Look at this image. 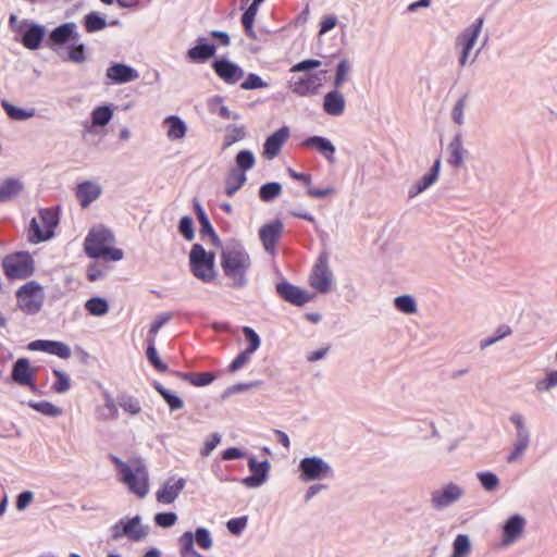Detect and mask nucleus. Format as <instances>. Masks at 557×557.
<instances>
[{
  "instance_id": "7",
  "label": "nucleus",
  "mask_w": 557,
  "mask_h": 557,
  "mask_svg": "<svg viewBox=\"0 0 557 557\" xmlns=\"http://www.w3.org/2000/svg\"><path fill=\"white\" fill-rule=\"evenodd\" d=\"M3 269L10 278H26L33 274L34 261L29 253L17 252L3 260Z\"/></svg>"
},
{
  "instance_id": "28",
  "label": "nucleus",
  "mask_w": 557,
  "mask_h": 557,
  "mask_svg": "<svg viewBox=\"0 0 557 557\" xmlns=\"http://www.w3.org/2000/svg\"><path fill=\"white\" fill-rule=\"evenodd\" d=\"M176 375L198 387L207 386L215 379L211 372H176Z\"/></svg>"
},
{
  "instance_id": "21",
  "label": "nucleus",
  "mask_w": 557,
  "mask_h": 557,
  "mask_svg": "<svg viewBox=\"0 0 557 557\" xmlns=\"http://www.w3.org/2000/svg\"><path fill=\"white\" fill-rule=\"evenodd\" d=\"M248 466L251 475L245 478L243 483L248 487H257L263 484L268 476L269 462L267 460L258 462L255 458H250Z\"/></svg>"
},
{
  "instance_id": "13",
  "label": "nucleus",
  "mask_w": 557,
  "mask_h": 557,
  "mask_svg": "<svg viewBox=\"0 0 557 557\" xmlns=\"http://www.w3.org/2000/svg\"><path fill=\"white\" fill-rule=\"evenodd\" d=\"M28 349L33 351H44L62 359H67L72 355L71 348L66 344L58 341H33L28 344Z\"/></svg>"
},
{
  "instance_id": "1",
  "label": "nucleus",
  "mask_w": 557,
  "mask_h": 557,
  "mask_svg": "<svg viewBox=\"0 0 557 557\" xmlns=\"http://www.w3.org/2000/svg\"><path fill=\"white\" fill-rule=\"evenodd\" d=\"M112 461L117 469L120 482L138 498H145L149 493V473L144 461L133 458L125 462L117 457H112Z\"/></svg>"
},
{
  "instance_id": "58",
  "label": "nucleus",
  "mask_w": 557,
  "mask_h": 557,
  "mask_svg": "<svg viewBox=\"0 0 557 557\" xmlns=\"http://www.w3.org/2000/svg\"><path fill=\"white\" fill-rule=\"evenodd\" d=\"M177 521V516L174 512H160L154 516V522L162 528H170Z\"/></svg>"
},
{
  "instance_id": "4",
  "label": "nucleus",
  "mask_w": 557,
  "mask_h": 557,
  "mask_svg": "<svg viewBox=\"0 0 557 557\" xmlns=\"http://www.w3.org/2000/svg\"><path fill=\"white\" fill-rule=\"evenodd\" d=\"M59 223L58 213L52 208L41 209L37 218H33L28 228L29 242L37 244L53 236Z\"/></svg>"
},
{
  "instance_id": "50",
  "label": "nucleus",
  "mask_w": 557,
  "mask_h": 557,
  "mask_svg": "<svg viewBox=\"0 0 557 557\" xmlns=\"http://www.w3.org/2000/svg\"><path fill=\"white\" fill-rule=\"evenodd\" d=\"M52 373L55 376V382L52 385L53 391L57 393H64L69 391L71 387V380L67 374L57 369L53 370Z\"/></svg>"
},
{
  "instance_id": "14",
  "label": "nucleus",
  "mask_w": 557,
  "mask_h": 557,
  "mask_svg": "<svg viewBox=\"0 0 557 557\" xmlns=\"http://www.w3.org/2000/svg\"><path fill=\"white\" fill-rule=\"evenodd\" d=\"M461 495L462 490L458 485L449 483L442 490H436L432 493V505L436 509H442L458 500Z\"/></svg>"
},
{
  "instance_id": "63",
  "label": "nucleus",
  "mask_w": 557,
  "mask_h": 557,
  "mask_svg": "<svg viewBox=\"0 0 557 557\" xmlns=\"http://www.w3.org/2000/svg\"><path fill=\"white\" fill-rule=\"evenodd\" d=\"M171 319V314L169 313H165V314H161L159 315L154 321L153 323L151 324L150 326V330H149V334H148V338H154L156 339V335L157 333L159 332V330L166 323L169 322Z\"/></svg>"
},
{
  "instance_id": "5",
  "label": "nucleus",
  "mask_w": 557,
  "mask_h": 557,
  "mask_svg": "<svg viewBox=\"0 0 557 557\" xmlns=\"http://www.w3.org/2000/svg\"><path fill=\"white\" fill-rule=\"evenodd\" d=\"M215 256L208 252L200 244H195L189 253V265L191 273L202 282H211L215 277Z\"/></svg>"
},
{
  "instance_id": "52",
  "label": "nucleus",
  "mask_w": 557,
  "mask_h": 557,
  "mask_svg": "<svg viewBox=\"0 0 557 557\" xmlns=\"http://www.w3.org/2000/svg\"><path fill=\"white\" fill-rule=\"evenodd\" d=\"M240 87L245 90H252L268 87V84L258 74L249 73Z\"/></svg>"
},
{
  "instance_id": "60",
  "label": "nucleus",
  "mask_w": 557,
  "mask_h": 557,
  "mask_svg": "<svg viewBox=\"0 0 557 557\" xmlns=\"http://www.w3.org/2000/svg\"><path fill=\"white\" fill-rule=\"evenodd\" d=\"M510 334H511V329L508 325H502L497 329L495 336L488 337L481 343V347L485 348L490 345H493L497 341H499Z\"/></svg>"
},
{
  "instance_id": "46",
  "label": "nucleus",
  "mask_w": 557,
  "mask_h": 557,
  "mask_svg": "<svg viewBox=\"0 0 557 557\" xmlns=\"http://www.w3.org/2000/svg\"><path fill=\"white\" fill-rule=\"evenodd\" d=\"M448 163L456 168L459 166L463 161V153L466 152L460 145V141H451L448 146Z\"/></svg>"
},
{
  "instance_id": "3",
  "label": "nucleus",
  "mask_w": 557,
  "mask_h": 557,
  "mask_svg": "<svg viewBox=\"0 0 557 557\" xmlns=\"http://www.w3.org/2000/svg\"><path fill=\"white\" fill-rule=\"evenodd\" d=\"M251 261L245 249L239 247H227L222 251L221 265L224 274L233 281L234 287H242L246 284V272Z\"/></svg>"
},
{
  "instance_id": "51",
  "label": "nucleus",
  "mask_w": 557,
  "mask_h": 557,
  "mask_svg": "<svg viewBox=\"0 0 557 557\" xmlns=\"http://www.w3.org/2000/svg\"><path fill=\"white\" fill-rule=\"evenodd\" d=\"M104 407L108 410V414L101 417L102 420H115L119 417V405H116L114 398L109 392L103 393Z\"/></svg>"
},
{
  "instance_id": "32",
  "label": "nucleus",
  "mask_w": 557,
  "mask_h": 557,
  "mask_svg": "<svg viewBox=\"0 0 557 557\" xmlns=\"http://www.w3.org/2000/svg\"><path fill=\"white\" fill-rule=\"evenodd\" d=\"M246 182V175L239 170H232L225 181V193L232 197Z\"/></svg>"
},
{
  "instance_id": "47",
  "label": "nucleus",
  "mask_w": 557,
  "mask_h": 557,
  "mask_svg": "<svg viewBox=\"0 0 557 557\" xmlns=\"http://www.w3.org/2000/svg\"><path fill=\"white\" fill-rule=\"evenodd\" d=\"M67 59L74 63H83L86 61L85 46L82 42L74 41L67 48Z\"/></svg>"
},
{
  "instance_id": "34",
  "label": "nucleus",
  "mask_w": 557,
  "mask_h": 557,
  "mask_svg": "<svg viewBox=\"0 0 557 557\" xmlns=\"http://www.w3.org/2000/svg\"><path fill=\"white\" fill-rule=\"evenodd\" d=\"M22 184L17 180H7L0 185V201L5 202L14 198L22 190Z\"/></svg>"
},
{
  "instance_id": "43",
  "label": "nucleus",
  "mask_w": 557,
  "mask_h": 557,
  "mask_svg": "<svg viewBox=\"0 0 557 557\" xmlns=\"http://www.w3.org/2000/svg\"><path fill=\"white\" fill-rule=\"evenodd\" d=\"M529 446V433L528 432H521L520 434H517V442L515 444L513 450L509 454L507 460L508 462H513L516 459H518L523 451Z\"/></svg>"
},
{
  "instance_id": "19",
  "label": "nucleus",
  "mask_w": 557,
  "mask_h": 557,
  "mask_svg": "<svg viewBox=\"0 0 557 557\" xmlns=\"http://www.w3.org/2000/svg\"><path fill=\"white\" fill-rule=\"evenodd\" d=\"M216 52V47L214 44H210L207 41L205 37L197 38V45L188 49L187 58L189 61L195 63H205L209 59H211Z\"/></svg>"
},
{
  "instance_id": "37",
  "label": "nucleus",
  "mask_w": 557,
  "mask_h": 557,
  "mask_svg": "<svg viewBox=\"0 0 557 557\" xmlns=\"http://www.w3.org/2000/svg\"><path fill=\"white\" fill-rule=\"evenodd\" d=\"M147 342H148V347H147V359L149 360V362L153 366V368L160 372V373H164L168 371V366L160 359V357L158 356V352L156 350V342H154V338H147Z\"/></svg>"
},
{
  "instance_id": "36",
  "label": "nucleus",
  "mask_w": 557,
  "mask_h": 557,
  "mask_svg": "<svg viewBox=\"0 0 557 557\" xmlns=\"http://www.w3.org/2000/svg\"><path fill=\"white\" fill-rule=\"evenodd\" d=\"M83 23L87 33H96L107 26L106 18L97 12L86 14Z\"/></svg>"
},
{
  "instance_id": "23",
  "label": "nucleus",
  "mask_w": 557,
  "mask_h": 557,
  "mask_svg": "<svg viewBox=\"0 0 557 557\" xmlns=\"http://www.w3.org/2000/svg\"><path fill=\"white\" fill-rule=\"evenodd\" d=\"M101 191L100 185L91 181H85L77 185L75 195L82 208H87L101 195Z\"/></svg>"
},
{
  "instance_id": "18",
  "label": "nucleus",
  "mask_w": 557,
  "mask_h": 557,
  "mask_svg": "<svg viewBox=\"0 0 557 557\" xmlns=\"http://www.w3.org/2000/svg\"><path fill=\"white\" fill-rule=\"evenodd\" d=\"M322 86V78L318 74H306L292 85V90L299 96L315 95Z\"/></svg>"
},
{
  "instance_id": "40",
  "label": "nucleus",
  "mask_w": 557,
  "mask_h": 557,
  "mask_svg": "<svg viewBox=\"0 0 557 557\" xmlns=\"http://www.w3.org/2000/svg\"><path fill=\"white\" fill-rule=\"evenodd\" d=\"M86 310L96 317L106 314L109 311V305L106 299L100 297H94L86 301Z\"/></svg>"
},
{
  "instance_id": "29",
  "label": "nucleus",
  "mask_w": 557,
  "mask_h": 557,
  "mask_svg": "<svg viewBox=\"0 0 557 557\" xmlns=\"http://www.w3.org/2000/svg\"><path fill=\"white\" fill-rule=\"evenodd\" d=\"M117 405L119 407L129 416H138L143 408L140 400L129 394L122 393L117 396Z\"/></svg>"
},
{
  "instance_id": "9",
  "label": "nucleus",
  "mask_w": 557,
  "mask_h": 557,
  "mask_svg": "<svg viewBox=\"0 0 557 557\" xmlns=\"http://www.w3.org/2000/svg\"><path fill=\"white\" fill-rule=\"evenodd\" d=\"M35 374L36 370L32 368L29 360L27 358H18L13 364L11 377L20 386H26L32 391H36Z\"/></svg>"
},
{
  "instance_id": "53",
  "label": "nucleus",
  "mask_w": 557,
  "mask_h": 557,
  "mask_svg": "<svg viewBox=\"0 0 557 557\" xmlns=\"http://www.w3.org/2000/svg\"><path fill=\"white\" fill-rule=\"evenodd\" d=\"M236 163L239 168L238 170L244 172L251 169L255 164L253 154L250 151L243 150L236 157Z\"/></svg>"
},
{
  "instance_id": "57",
  "label": "nucleus",
  "mask_w": 557,
  "mask_h": 557,
  "mask_svg": "<svg viewBox=\"0 0 557 557\" xmlns=\"http://www.w3.org/2000/svg\"><path fill=\"white\" fill-rule=\"evenodd\" d=\"M243 333H244L247 342L249 343V346H248V348H246V350L255 352L260 346L259 335L249 326H244Z\"/></svg>"
},
{
  "instance_id": "6",
  "label": "nucleus",
  "mask_w": 557,
  "mask_h": 557,
  "mask_svg": "<svg viewBox=\"0 0 557 557\" xmlns=\"http://www.w3.org/2000/svg\"><path fill=\"white\" fill-rule=\"evenodd\" d=\"M18 308L27 313H37L44 302L45 295L42 287L35 281L28 282L16 292Z\"/></svg>"
},
{
  "instance_id": "48",
  "label": "nucleus",
  "mask_w": 557,
  "mask_h": 557,
  "mask_svg": "<svg viewBox=\"0 0 557 557\" xmlns=\"http://www.w3.org/2000/svg\"><path fill=\"white\" fill-rule=\"evenodd\" d=\"M29 407L48 417L61 414V409L49 401L29 403Z\"/></svg>"
},
{
  "instance_id": "25",
  "label": "nucleus",
  "mask_w": 557,
  "mask_h": 557,
  "mask_svg": "<svg viewBox=\"0 0 557 557\" xmlns=\"http://www.w3.org/2000/svg\"><path fill=\"white\" fill-rule=\"evenodd\" d=\"M76 24L73 22L64 23L55 27L49 35V41L53 45H64L70 39L73 41L79 40V34L75 30Z\"/></svg>"
},
{
  "instance_id": "42",
  "label": "nucleus",
  "mask_w": 557,
  "mask_h": 557,
  "mask_svg": "<svg viewBox=\"0 0 557 557\" xmlns=\"http://www.w3.org/2000/svg\"><path fill=\"white\" fill-rule=\"evenodd\" d=\"M2 108L8 114V116L15 121H24L30 116H33V111H26L22 108H17L13 104H11L9 101L3 100L2 101Z\"/></svg>"
},
{
  "instance_id": "2",
  "label": "nucleus",
  "mask_w": 557,
  "mask_h": 557,
  "mask_svg": "<svg viewBox=\"0 0 557 557\" xmlns=\"http://www.w3.org/2000/svg\"><path fill=\"white\" fill-rule=\"evenodd\" d=\"M115 237L113 233L98 226L91 228L84 242L86 255L92 259H102L104 261H119L123 259V250L114 247Z\"/></svg>"
},
{
  "instance_id": "55",
  "label": "nucleus",
  "mask_w": 557,
  "mask_h": 557,
  "mask_svg": "<svg viewBox=\"0 0 557 557\" xmlns=\"http://www.w3.org/2000/svg\"><path fill=\"white\" fill-rule=\"evenodd\" d=\"M194 540L202 549H209L212 546V539L209 531L205 528H198Z\"/></svg>"
},
{
  "instance_id": "20",
  "label": "nucleus",
  "mask_w": 557,
  "mask_h": 557,
  "mask_svg": "<svg viewBox=\"0 0 557 557\" xmlns=\"http://www.w3.org/2000/svg\"><path fill=\"white\" fill-rule=\"evenodd\" d=\"M525 520L519 515L510 517L504 525L502 545L508 546L516 542L523 533Z\"/></svg>"
},
{
  "instance_id": "64",
  "label": "nucleus",
  "mask_w": 557,
  "mask_h": 557,
  "mask_svg": "<svg viewBox=\"0 0 557 557\" xmlns=\"http://www.w3.org/2000/svg\"><path fill=\"white\" fill-rule=\"evenodd\" d=\"M555 385H557V371H552L544 380L537 382L536 387L539 391H548Z\"/></svg>"
},
{
  "instance_id": "61",
  "label": "nucleus",
  "mask_w": 557,
  "mask_h": 557,
  "mask_svg": "<svg viewBox=\"0 0 557 557\" xmlns=\"http://www.w3.org/2000/svg\"><path fill=\"white\" fill-rule=\"evenodd\" d=\"M178 230L187 240H191L195 236L193 220L189 216H183L181 219Z\"/></svg>"
},
{
  "instance_id": "15",
  "label": "nucleus",
  "mask_w": 557,
  "mask_h": 557,
  "mask_svg": "<svg viewBox=\"0 0 557 557\" xmlns=\"http://www.w3.org/2000/svg\"><path fill=\"white\" fill-rule=\"evenodd\" d=\"M186 481L184 479L168 480L156 492L158 503L163 505L172 504L184 490Z\"/></svg>"
},
{
  "instance_id": "24",
  "label": "nucleus",
  "mask_w": 557,
  "mask_h": 557,
  "mask_svg": "<svg viewBox=\"0 0 557 557\" xmlns=\"http://www.w3.org/2000/svg\"><path fill=\"white\" fill-rule=\"evenodd\" d=\"M346 101L338 89H332L323 98V110L331 116H339L344 113Z\"/></svg>"
},
{
  "instance_id": "59",
  "label": "nucleus",
  "mask_w": 557,
  "mask_h": 557,
  "mask_svg": "<svg viewBox=\"0 0 557 557\" xmlns=\"http://www.w3.org/2000/svg\"><path fill=\"white\" fill-rule=\"evenodd\" d=\"M322 62L317 59H306L292 66L290 72H306L321 66Z\"/></svg>"
},
{
  "instance_id": "62",
  "label": "nucleus",
  "mask_w": 557,
  "mask_h": 557,
  "mask_svg": "<svg viewBox=\"0 0 557 557\" xmlns=\"http://www.w3.org/2000/svg\"><path fill=\"white\" fill-rule=\"evenodd\" d=\"M253 352L249 350L242 351L230 364L228 369L231 372H235L242 369L249 360Z\"/></svg>"
},
{
  "instance_id": "49",
  "label": "nucleus",
  "mask_w": 557,
  "mask_h": 557,
  "mask_svg": "<svg viewBox=\"0 0 557 557\" xmlns=\"http://www.w3.org/2000/svg\"><path fill=\"white\" fill-rule=\"evenodd\" d=\"M395 307L404 313H414L417 305L411 296L404 295L395 298Z\"/></svg>"
},
{
  "instance_id": "8",
  "label": "nucleus",
  "mask_w": 557,
  "mask_h": 557,
  "mask_svg": "<svg viewBox=\"0 0 557 557\" xmlns=\"http://www.w3.org/2000/svg\"><path fill=\"white\" fill-rule=\"evenodd\" d=\"M212 69L228 85L237 84L245 75L244 70L238 64L224 58L214 60Z\"/></svg>"
},
{
  "instance_id": "30",
  "label": "nucleus",
  "mask_w": 557,
  "mask_h": 557,
  "mask_svg": "<svg viewBox=\"0 0 557 557\" xmlns=\"http://www.w3.org/2000/svg\"><path fill=\"white\" fill-rule=\"evenodd\" d=\"M124 524L123 533H125V536L129 540L137 542L146 537L147 532L141 528L138 516L131 519H124Z\"/></svg>"
},
{
  "instance_id": "11",
  "label": "nucleus",
  "mask_w": 557,
  "mask_h": 557,
  "mask_svg": "<svg viewBox=\"0 0 557 557\" xmlns=\"http://www.w3.org/2000/svg\"><path fill=\"white\" fill-rule=\"evenodd\" d=\"M300 470L305 480H317L332 473L326 462L318 457L305 458L300 461Z\"/></svg>"
},
{
  "instance_id": "26",
  "label": "nucleus",
  "mask_w": 557,
  "mask_h": 557,
  "mask_svg": "<svg viewBox=\"0 0 557 557\" xmlns=\"http://www.w3.org/2000/svg\"><path fill=\"white\" fill-rule=\"evenodd\" d=\"M483 23V17H478L457 37V45L461 46L463 49L472 50L482 30Z\"/></svg>"
},
{
  "instance_id": "16",
  "label": "nucleus",
  "mask_w": 557,
  "mask_h": 557,
  "mask_svg": "<svg viewBox=\"0 0 557 557\" xmlns=\"http://www.w3.org/2000/svg\"><path fill=\"white\" fill-rule=\"evenodd\" d=\"M106 76L113 84H125L139 77L136 69L124 63H113L107 69Z\"/></svg>"
},
{
  "instance_id": "10",
  "label": "nucleus",
  "mask_w": 557,
  "mask_h": 557,
  "mask_svg": "<svg viewBox=\"0 0 557 557\" xmlns=\"http://www.w3.org/2000/svg\"><path fill=\"white\" fill-rule=\"evenodd\" d=\"M284 225L280 220L263 225L259 231L260 240L264 249L271 255L275 253L278 239L283 234Z\"/></svg>"
},
{
  "instance_id": "39",
  "label": "nucleus",
  "mask_w": 557,
  "mask_h": 557,
  "mask_svg": "<svg viewBox=\"0 0 557 557\" xmlns=\"http://www.w3.org/2000/svg\"><path fill=\"white\" fill-rule=\"evenodd\" d=\"M194 535L191 532H185L180 537L181 555L182 557H202L194 549Z\"/></svg>"
},
{
  "instance_id": "17",
  "label": "nucleus",
  "mask_w": 557,
  "mask_h": 557,
  "mask_svg": "<svg viewBox=\"0 0 557 557\" xmlns=\"http://www.w3.org/2000/svg\"><path fill=\"white\" fill-rule=\"evenodd\" d=\"M276 290L284 300L295 306H304L311 300V296L306 290L287 282L277 284Z\"/></svg>"
},
{
  "instance_id": "33",
  "label": "nucleus",
  "mask_w": 557,
  "mask_h": 557,
  "mask_svg": "<svg viewBox=\"0 0 557 557\" xmlns=\"http://www.w3.org/2000/svg\"><path fill=\"white\" fill-rule=\"evenodd\" d=\"M352 70V64L347 58H343L335 70V76L333 81L334 89H338L344 85V83L348 79V75Z\"/></svg>"
},
{
  "instance_id": "31",
  "label": "nucleus",
  "mask_w": 557,
  "mask_h": 557,
  "mask_svg": "<svg viewBox=\"0 0 557 557\" xmlns=\"http://www.w3.org/2000/svg\"><path fill=\"white\" fill-rule=\"evenodd\" d=\"M163 123L168 126V136L171 139H181L185 136L187 127L181 117L176 115H170L164 120Z\"/></svg>"
},
{
  "instance_id": "44",
  "label": "nucleus",
  "mask_w": 557,
  "mask_h": 557,
  "mask_svg": "<svg viewBox=\"0 0 557 557\" xmlns=\"http://www.w3.org/2000/svg\"><path fill=\"white\" fill-rule=\"evenodd\" d=\"M282 191V187L278 183L271 182L262 185L259 189V197L262 201H271L276 198Z\"/></svg>"
},
{
  "instance_id": "22",
  "label": "nucleus",
  "mask_w": 557,
  "mask_h": 557,
  "mask_svg": "<svg viewBox=\"0 0 557 557\" xmlns=\"http://www.w3.org/2000/svg\"><path fill=\"white\" fill-rule=\"evenodd\" d=\"M310 285L321 293H326L331 286V273L329 272L326 260L320 259L310 275Z\"/></svg>"
},
{
  "instance_id": "12",
  "label": "nucleus",
  "mask_w": 557,
  "mask_h": 557,
  "mask_svg": "<svg viewBox=\"0 0 557 557\" xmlns=\"http://www.w3.org/2000/svg\"><path fill=\"white\" fill-rule=\"evenodd\" d=\"M22 45L29 50H37L44 39L46 29L42 25L24 22L21 27Z\"/></svg>"
},
{
  "instance_id": "41",
  "label": "nucleus",
  "mask_w": 557,
  "mask_h": 557,
  "mask_svg": "<svg viewBox=\"0 0 557 557\" xmlns=\"http://www.w3.org/2000/svg\"><path fill=\"white\" fill-rule=\"evenodd\" d=\"M305 145L323 154L330 162L334 161L335 147L332 141H305Z\"/></svg>"
},
{
  "instance_id": "54",
  "label": "nucleus",
  "mask_w": 557,
  "mask_h": 557,
  "mask_svg": "<svg viewBox=\"0 0 557 557\" xmlns=\"http://www.w3.org/2000/svg\"><path fill=\"white\" fill-rule=\"evenodd\" d=\"M468 95L465 94L461 98L457 100L453 110H451V119L458 125L463 123V111L467 104Z\"/></svg>"
},
{
  "instance_id": "56",
  "label": "nucleus",
  "mask_w": 557,
  "mask_h": 557,
  "mask_svg": "<svg viewBox=\"0 0 557 557\" xmlns=\"http://www.w3.org/2000/svg\"><path fill=\"white\" fill-rule=\"evenodd\" d=\"M478 478L487 491H494L499 484L498 478L492 472H481L478 474Z\"/></svg>"
},
{
  "instance_id": "38",
  "label": "nucleus",
  "mask_w": 557,
  "mask_h": 557,
  "mask_svg": "<svg viewBox=\"0 0 557 557\" xmlns=\"http://www.w3.org/2000/svg\"><path fill=\"white\" fill-rule=\"evenodd\" d=\"M154 388L162 396L171 410H180L184 407L183 400L163 387L160 383L154 384Z\"/></svg>"
},
{
  "instance_id": "35",
  "label": "nucleus",
  "mask_w": 557,
  "mask_h": 557,
  "mask_svg": "<svg viewBox=\"0 0 557 557\" xmlns=\"http://www.w3.org/2000/svg\"><path fill=\"white\" fill-rule=\"evenodd\" d=\"M471 553V543L466 534H458L453 543L450 557H468Z\"/></svg>"
},
{
  "instance_id": "45",
  "label": "nucleus",
  "mask_w": 557,
  "mask_h": 557,
  "mask_svg": "<svg viewBox=\"0 0 557 557\" xmlns=\"http://www.w3.org/2000/svg\"><path fill=\"white\" fill-rule=\"evenodd\" d=\"M113 114V111L109 106L98 107L92 111L91 119L92 123L98 126H104L109 123Z\"/></svg>"
},
{
  "instance_id": "27",
  "label": "nucleus",
  "mask_w": 557,
  "mask_h": 557,
  "mask_svg": "<svg viewBox=\"0 0 557 557\" xmlns=\"http://www.w3.org/2000/svg\"><path fill=\"white\" fill-rule=\"evenodd\" d=\"M440 166H441V159L437 158V159H435L434 164H433L432 169L430 170V172L428 174L423 175L416 183L413 188L409 191V196L414 197L418 194L425 190L426 188H429L431 185H433L438 177Z\"/></svg>"
}]
</instances>
